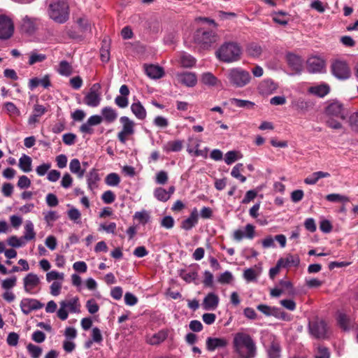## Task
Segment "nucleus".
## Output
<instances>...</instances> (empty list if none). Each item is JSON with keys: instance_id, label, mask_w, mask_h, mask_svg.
I'll return each instance as SVG.
<instances>
[{"instance_id": "f257e3e1", "label": "nucleus", "mask_w": 358, "mask_h": 358, "mask_svg": "<svg viewBox=\"0 0 358 358\" xmlns=\"http://www.w3.org/2000/svg\"><path fill=\"white\" fill-rule=\"evenodd\" d=\"M232 347L238 358H255L257 354L256 342L245 332L239 331L234 335Z\"/></svg>"}, {"instance_id": "f03ea898", "label": "nucleus", "mask_w": 358, "mask_h": 358, "mask_svg": "<svg viewBox=\"0 0 358 358\" xmlns=\"http://www.w3.org/2000/svg\"><path fill=\"white\" fill-rule=\"evenodd\" d=\"M327 115L326 124L333 129H341L343 128L341 121L347 116V113L343 105L338 101H334L329 103L325 110Z\"/></svg>"}, {"instance_id": "7ed1b4c3", "label": "nucleus", "mask_w": 358, "mask_h": 358, "mask_svg": "<svg viewBox=\"0 0 358 358\" xmlns=\"http://www.w3.org/2000/svg\"><path fill=\"white\" fill-rule=\"evenodd\" d=\"M241 55L242 48L236 42H226L216 51V56L219 60L225 63H233L240 60Z\"/></svg>"}, {"instance_id": "20e7f679", "label": "nucleus", "mask_w": 358, "mask_h": 358, "mask_svg": "<svg viewBox=\"0 0 358 358\" xmlns=\"http://www.w3.org/2000/svg\"><path fill=\"white\" fill-rule=\"evenodd\" d=\"M48 14L57 23H65L69 18V6L66 0H53L48 6Z\"/></svg>"}, {"instance_id": "39448f33", "label": "nucleus", "mask_w": 358, "mask_h": 358, "mask_svg": "<svg viewBox=\"0 0 358 358\" xmlns=\"http://www.w3.org/2000/svg\"><path fill=\"white\" fill-rule=\"evenodd\" d=\"M227 78L230 85L236 88H242L248 85L251 80L249 71L241 68L234 67L228 70Z\"/></svg>"}, {"instance_id": "423d86ee", "label": "nucleus", "mask_w": 358, "mask_h": 358, "mask_svg": "<svg viewBox=\"0 0 358 358\" xmlns=\"http://www.w3.org/2000/svg\"><path fill=\"white\" fill-rule=\"evenodd\" d=\"M80 303L78 296L70 299L63 300L59 302V308L57 312V317L62 320L68 318V311L71 313H79L80 312Z\"/></svg>"}, {"instance_id": "0eeeda50", "label": "nucleus", "mask_w": 358, "mask_h": 358, "mask_svg": "<svg viewBox=\"0 0 358 358\" xmlns=\"http://www.w3.org/2000/svg\"><path fill=\"white\" fill-rule=\"evenodd\" d=\"M120 122L122 128L117 133V137L121 143L124 144L135 133V122L127 116L120 117Z\"/></svg>"}, {"instance_id": "6e6552de", "label": "nucleus", "mask_w": 358, "mask_h": 358, "mask_svg": "<svg viewBox=\"0 0 358 358\" xmlns=\"http://www.w3.org/2000/svg\"><path fill=\"white\" fill-rule=\"evenodd\" d=\"M217 34L211 30L198 29L194 36V41L201 48L206 49L217 41Z\"/></svg>"}, {"instance_id": "1a4fd4ad", "label": "nucleus", "mask_w": 358, "mask_h": 358, "mask_svg": "<svg viewBox=\"0 0 358 358\" xmlns=\"http://www.w3.org/2000/svg\"><path fill=\"white\" fill-rule=\"evenodd\" d=\"M41 280L39 277L34 273H29L23 278V286L24 292L29 294H38L41 288L39 287Z\"/></svg>"}, {"instance_id": "9d476101", "label": "nucleus", "mask_w": 358, "mask_h": 358, "mask_svg": "<svg viewBox=\"0 0 358 358\" xmlns=\"http://www.w3.org/2000/svg\"><path fill=\"white\" fill-rule=\"evenodd\" d=\"M101 85L94 83L90 89L89 92L84 97V103L90 107H96L99 105L101 97L100 93Z\"/></svg>"}, {"instance_id": "9b49d317", "label": "nucleus", "mask_w": 358, "mask_h": 358, "mask_svg": "<svg viewBox=\"0 0 358 358\" xmlns=\"http://www.w3.org/2000/svg\"><path fill=\"white\" fill-rule=\"evenodd\" d=\"M332 74L339 80H346L350 77L351 71L345 62L337 60L331 64Z\"/></svg>"}, {"instance_id": "f8f14e48", "label": "nucleus", "mask_w": 358, "mask_h": 358, "mask_svg": "<svg viewBox=\"0 0 358 358\" xmlns=\"http://www.w3.org/2000/svg\"><path fill=\"white\" fill-rule=\"evenodd\" d=\"M309 332L315 338H324L327 334V324L322 320L316 319L309 322Z\"/></svg>"}, {"instance_id": "ddd939ff", "label": "nucleus", "mask_w": 358, "mask_h": 358, "mask_svg": "<svg viewBox=\"0 0 358 358\" xmlns=\"http://www.w3.org/2000/svg\"><path fill=\"white\" fill-rule=\"evenodd\" d=\"M14 31L12 20L6 15H0V39L10 38Z\"/></svg>"}, {"instance_id": "4468645a", "label": "nucleus", "mask_w": 358, "mask_h": 358, "mask_svg": "<svg viewBox=\"0 0 358 358\" xmlns=\"http://www.w3.org/2000/svg\"><path fill=\"white\" fill-rule=\"evenodd\" d=\"M174 79L178 84L188 87L195 86L197 83L196 74L192 72L177 73L175 74Z\"/></svg>"}, {"instance_id": "2eb2a0df", "label": "nucleus", "mask_w": 358, "mask_h": 358, "mask_svg": "<svg viewBox=\"0 0 358 358\" xmlns=\"http://www.w3.org/2000/svg\"><path fill=\"white\" fill-rule=\"evenodd\" d=\"M20 306L22 312L27 315L33 310L42 308L44 305L37 299L24 298L21 300Z\"/></svg>"}, {"instance_id": "dca6fc26", "label": "nucleus", "mask_w": 358, "mask_h": 358, "mask_svg": "<svg viewBox=\"0 0 358 358\" xmlns=\"http://www.w3.org/2000/svg\"><path fill=\"white\" fill-rule=\"evenodd\" d=\"M229 341L225 338L208 337L206 341V348L209 352L224 349L227 347Z\"/></svg>"}, {"instance_id": "f3484780", "label": "nucleus", "mask_w": 358, "mask_h": 358, "mask_svg": "<svg viewBox=\"0 0 358 358\" xmlns=\"http://www.w3.org/2000/svg\"><path fill=\"white\" fill-rule=\"evenodd\" d=\"M255 227L251 224H247L244 229H237L234 231L233 238L237 241H241L244 238L252 240L255 236Z\"/></svg>"}, {"instance_id": "a211bd4d", "label": "nucleus", "mask_w": 358, "mask_h": 358, "mask_svg": "<svg viewBox=\"0 0 358 358\" xmlns=\"http://www.w3.org/2000/svg\"><path fill=\"white\" fill-rule=\"evenodd\" d=\"M103 122V118L101 115H94L90 116L87 122L83 124L80 127V131L83 134H92L94 132V129H92L93 126L98 125Z\"/></svg>"}, {"instance_id": "6ab92c4d", "label": "nucleus", "mask_w": 358, "mask_h": 358, "mask_svg": "<svg viewBox=\"0 0 358 358\" xmlns=\"http://www.w3.org/2000/svg\"><path fill=\"white\" fill-rule=\"evenodd\" d=\"M38 25L39 23L38 19L29 17L26 15L22 19L21 29L22 31L28 34H33L38 29Z\"/></svg>"}, {"instance_id": "aec40b11", "label": "nucleus", "mask_w": 358, "mask_h": 358, "mask_svg": "<svg viewBox=\"0 0 358 358\" xmlns=\"http://www.w3.org/2000/svg\"><path fill=\"white\" fill-rule=\"evenodd\" d=\"M324 66V61L318 57H311L307 61V69L312 73L322 72Z\"/></svg>"}, {"instance_id": "412c9836", "label": "nucleus", "mask_w": 358, "mask_h": 358, "mask_svg": "<svg viewBox=\"0 0 358 358\" xmlns=\"http://www.w3.org/2000/svg\"><path fill=\"white\" fill-rule=\"evenodd\" d=\"M169 332L166 329H162L157 333L145 336V342L151 345H157L163 343L168 337Z\"/></svg>"}, {"instance_id": "4be33fe9", "label": "nucleus", "mask_w": 358, "mask_h": 358, "mask_svg": "<svg viewBox=\"0 0 358 358\" xmlns=\"http://www.w3.org/2000/svg\"><path fill=\"white\" fill-rule=\"evenodd\" d=\"M271 344L266 348L268 358H280L281 347L274 336L270 337Z\"/></svg>"}, {"instance_id": "5701e85b", "label": "nucleus", "mask_w": 358, "mask_h": 358, "mask_svg": "<svg viewBox=\"0 0 358 358\" xmlns=\"http://www.w3.org/2000/svg\"><path fill=\"white\" fill-rule=\"evenodd\" d=\"M219 297L213 292L208 293L203 299L202 306L206 310H215L219 304Z\"/></svg>"}, {"instance_id": "b1692460", "label": "nucleus", "mask_w": 358, "mask_h": 358, "mask_svg": "<svg viewBox=\"0 0 358 358\" xmlns=\"http://www.w3.org/2000/svg\"><path fill=\"white\" fill-rule=\"evenodd\" d=\"M131 110L139 120H144L147 117V111L139 100H135L131 105Z\"/></svg>"}, {"instance_id": "393cba45", "label": "nucleus", "mask_w": 358, "mask_h": 358, "mask_svg": "<svg viewBox=\"0 0 358 358\" xmlns=\"http://www.w3.org/2000/svg\"><path fill=\"white\" fill-rule=\"evenodd\" d=\"M199 214L196 208H194L190 215L181 222V228L189 231L192 229L198 222Z\"/></svg>"}, {"instance_id": "a878e982", "label": "nucleus", "mask_w": 358, "mask_h": 358, "mask_svg": "<svg viewBox=\"0 0 358 358\" xmlns=\"http://www.w3.org/2000/svg\"><path fill=\"white\" fill-rule=\"evenodd\" d=\"M146 75L152 79H159L164 76V71L161 66L150 64L145 68Z\"/></svg>"}, {"instance_id": "bb28decb", "label": "nucleus", "mask_w": 358, "mask_h": 358, "mask_svg": "<svg viewBox=\"0 0 358 358\" xmlns=\"http://www.w3.org/2000/svg\"><path fill=\"white\" fill-rule=\"evenodd\" d=\"M100 180V177L98 171L95 169H92L87 175V187L91 192H94L98 187V182Z\"/></svg>"}, {"instance_id": "cd10ccee", "label": "nucleus", "mask_w": 358, "mask_h": 358, "mask_svg": "<svg viewBox=\"0 0 358 358\" xmlns=\"http://www.w3.org/2000/svg\"><path fill=\"white\" fill-rule=\"evenodd\" d=\"M286 59L289 66L294 70L299 71L301 69L303 66V59L301 57L294 53L289 52L286 55Z\"/></svg>"}, {"instance_id": "c85d7f7f", "label": "nucleus", "mask_w": 358, "mask_h": 358, "mask_svg": "<svg viewBox=\"0 0 358 358\" xmlns=\"http://www.w3.org/2000/svg\"><path fill=\"white\" fill-rule=\"evenodd\" d=\"M103 121L107 123H113L117 118V111L110 106L103 107L101 110Z\"/></svg>"}, {"instance_id": "c756f323", "label": "nucleus", "mask_w": 358, "mask_h": 358, "mask_svg": "<svg viewBox=\"0 0 358 358\" xmlns=\"http://www.w3.org/2000/svg\"><path fill=\"white\" fill-rule=\"evenodd\" d=\"M245 52L251 57L259 58L263 52V48L259 43L252 42L247 45Z\"/></svg>"}, {"instance_id": "7c9ffc66", "label": "nucleus", "mask_w": 358, "mask_h": 358, "mask_svg": "<svg viewBox=\"0 0 358 358\" xmlns=\"http://www.w3.org/2000/svg\"><path fill=\"white\" fill-rule=\"evenodd\" d=\"M300 263V259L298 255H287L284 258L278 259V266L282 267L298 266Z\"/></svg>"}, {"instance_id": "2f4dec72", "label": "nucleus", "mask_w": 358, "mask_h": 358, "mask_svg": "<svg viewBox=\"0 0 358 358\" xmlns=\"http://www.w3.org/2000/svg\"><path fill=\"white\" fill-rule=\"evenodd\" d=\"M330 91V87L327 84H321L313 86L309 88L308 92L320 97H324Z\"/></svg>"}, {"instance_id": "473e14b6", "label": "nucleus", "mask_w": 358, "mask_h": 358, "mask_svg": "<svg viewBox=\"0 0 358 358\" xmlns=\"http://www.w3.org/2000/svg\"><path fill=\"white\" fill-rule=\"evenodd\" d=\"M69 169L72 173L77 175L78 178H83L85 173V169L81 168L80 162L78 159L71 160Z\"/></svg>"}, {"instance_id": "72a5a7b5", "label": "nucleus", "mask_w": 358, "mask_h": 358, "mask_svg": "<svg viewBox=\"0 0 358 358\" xmlns=\"http://www.w3.org/2000/svg\"><path fill=\"white\" fill-rule=\"evenodd\" d=\"M257 309L266 316H274L279 317L280 309L277 307H271L266 304H259L257 306Z\"/></svg>"}, {"instance_id": "f704fd0d", "label": "nucleus", "mask_w": 358, "mask_h": 358, "mask_svg": "<svg viewBox=\"0 0 358 358\" xmlns=\"http://www.w3.org/2000/svg\"><path fill=\"white\" fill-rule=\"evenodd\" d=\"M277 89V85L271 80L262 82L259 86V90L262 94H270Z\"/></svg>"}, {"instance_id": "c9c22d12", "label": "nucleus", "mask_w": 358, "mask_h": 358, "mask_svg": "<svg viewBox=\"0 0 358 358\" xmlns=\"http://www.w3.org/2000/svg\"><path fill=\"white\" fill-rule=\"evenodd\" d=\"M330 174L328 172L317 171L306 178L304 182L307 185H315L320 178H328Z\"/></svg>"}, {"instance_id": "e433bc0d", "label": "nucleus", "mask_w": 358, "mask_h": 358, "mask_svg": "<svg viewBox=\"0 0 358 358\" xmlns=\"http://www.w3.org/2000/svg\"><path fill=\"white\" fill-rule=\"evenodd\" d=\"M183 147V141L181 140L171 141L167 142L164 146L163 150L166 152H179Z\"/></svg>"}, {"instance_id": "4c0bfd02", "label": "nucleus", "mask_w": 358, "mask_h": 358, "mask_svg": "<svg viewBox=\"0 0 358 358\" xmlns=\"http://www.w3.org/2000/svg\"><path fill=\"white\" fill-rule=\"evenodd\" d=\"M201 80L203 84L210 87L216 86L220 83L219 80L210 72L203 73Z\"/></svg>"}, {"instance_id": "58836bf2", "label": "nucleus", "mask_w": 358, "mask_h": 358, "mask_svg": "<svg viewBox=\"0 0 358 358\" xmlns=\"http://www.w3.org/2000/svg\"><path fill=\"white\" fill-rule=\"evenodd\" d=\"M31 158L29 156L23 154L19 159L18 166L22 171L28 173L31 171Z\"/></svg>"}, {"instance_id": "ea45409f", "label": "nucleus", "mask_w": 358, "mask_h": 358, "mask_svg": "<svg viewBox=\"0 0 358 358\" xmlns=\"http://www.w3.org/2000/svg\"><path fill=\"white\" fill-rule=\"evenodd\" d=\"M57 72L63 76H69L73 73L72 66L66 60L59 62Z\"/></svg>"}, {"instance_id": "a19ab883", "label": "nucleus", "mask_w": 358, "mask_h": 358, "mask_svg": "<svg viewBox=\"0 0 358 358\" xmlns=\"http://www.w3.org/2000/svg\"><path fill=\"white\" fill-rule=\"evenodd\" d=\"M231 103L236 107L243 108L247 109L253 108L255 106V103L248 100H243L239 99H231Z\"/></svg>"}, {"instance_id": "79ce46f5", "label": "nucleus", "mask_w": 358, "mask_h": 358, "mask_svg": "<svg viewBox=\"0 0 358 358\" xmlns=\"http://www.w3.org/2000/svg\"><path fill=\"white\" fill-rule=\"evenodd\" d=\"M180 63L183 67L190 68L195 64L196 59L189 54L182 53L180 57Z\"/></svg>"}, {"instance_id": "37998d69", "label": "nucleus", "mask_w": 358, "mask_h": 358, "mask_svg": "<svg viewBox=\"0 0 358 358\" xmlns=\"http://www.w3.org/2000/svg\"><path fill=\"white\" fill-rule=\"evenodd\" d=\"M36 236V233L34 230V224L31 221H27L24 227V234L23 236L25 241H31Z\"/></svg>"}, {"instance_id": "c03bdc74", "label": "nucleus", "mask_w": 358, "mask_h": 358, "mask_svg": "<svg viewBox=\"0 0 358 358\" xmlns=\"http://www.w3.org/2000/svg\"><path fill=\"white\" fill-rule=\"evenodd\" d=\"M280 289L284 290V294H287L289 296L295 294V290L293 285L289 280H281L279 282Z\"/></svg>"}, {"instance_id": "a18cd8bd", "label": "nucleus", "mask_w": 358, "mask_h": 358, "mask_svg": "<svg viewBox=\"0 0 358 358\" xmlns=\"http://www.w3.org/2000/svg\"><path fill=\"white\" fill-rule=\"evenodd\" d=\"M68 217L76 224L81 223V213L78 209L75 207H71L67 211Z\"/></svg>"}, {"instance_id": "49530a36", "label": "nucleus", "mask_w": 358, "mask_h": 358, "mask_svg": "<svg viewBox=\"0 0 358 358\" xmlns=\"http://www.w3.org/2000/svg\"><path fill=\"white\" fill-rule=\"evenodd\" d=\"M243 170V165L241 163L237 164L231 170V175L238 179L241 182H244L246 180V177L241 175V172Z\"/></svg>"}, {"instance_id": "de8ad7c7", "label": "nucleus", "mask_w": 358, "mask_h": 358, "mask_svg": "<svg viewBox=\"0 0 358 358\" xmlns=\"http://www.w3.org/2000/svg\"><path fill=\"white\" fill-rule=\"evenodd\" d=\"M120 182V178L116 173H110L108 174L105 178V183L108 186L115 187L117 186Z\"/></svg>"}, {"instance_id": "09e8293b", "label": "nucleus", "mask_w": 358, "mask_h": 358, "mask_svg": "<svg viewBox=\"0 0 358 358\" xmlns=\"http://www.w3.org/2000/svg\"><path fill=\"white\" fill-rule=\"evenodd\" d=\"M338 323L341 329L343 330H349L350 329V319L343 313H338L337 317Z\"/></svg>"}, {"instance_id": "8fccbe9b", "label": "nucleus", "mask_w": 358, "mask_h": 358, "mask_svg": "<svg viewBox=\"0 0 358 358\" xmlns=\"http://www.w3.org/2000/svg\"><path fill=\"white\" fill-rule=\"evenodd\" d=\"M153 194L159 201L166 202L170 199L166 190L163 187H157L154 190Z\"/></svg>"}, {"instance_id": "3c124183", "label": "nucleus", "mask_w": 358, "mask_h": 358, "mask_svg": "<svg viewBox=\"0 0 358 358\" xmlns=\"http://www.w3.org/2000/svg\"><path fill=\"white\" fill-rule=\"evenodd\" d=\"M242 155L237 151L231 150L225 154L224 162L227 164L229 165L236 162L237 159H241Z\"/></svg>"}, {"instance_id": "603ef678", "label": "nucleus", "mask_w": 358, "mask_h": 358, "mask_svg": "<svg viewBox=\"0 0 358 358\" xmlns=\"http://www.w3.org/2000/svg\"><path fill=\"white\" fill-rule=\"evenodd\" d=\"M46 59V55L44 54H39L36 51H32L30 52L29 64L33 65L36 63L42 62Z\"/></svg>"}, {"instance_id": "864d4df0", "label": "nucleus", "mask_w": 358, "mask_h": 358, "mask_svg": "<svg viewBox=\"0 0 358 358\" xmlns=\"http://www.w3.org/2000/svg\"><path fill=\"white\" fill-rule=\"evenodd\" d=\"M8 244L14 248H20L25 245V240L23 236L17 238L15 236L9 237L7 240Z\"/></svg>"}, {"instance_id": "5fc2aeb1", "label": "nucleus", "mask_w": 358, "mask_h": 358, "mask_svg": "<svg viewBox=\"0 0 358 358\" xmlns=\"http://www.w3.org/2000/svg\"><path fill=\"white\" fill-rule=\"evenodd\" d=\"M104 45L101 47L100 50V57L101 59L103 62H107L110 59V50H109V44L107 43L106 40L103 41Z\"/></svg>"}, {"instance_id": "6e6d98bb", "label": "nucleus", "mask_w": 358, "mask_h": 358, "mask_svg": "<svg viewBox=\"0 0 358 358\" xmlns=\"http://www.w3.org/2000/svg\"><path fill=\"white\" fill-rule=\"evenodd\" d=\"M326 199L330 202H348L349 198L339 194H329L326 196Z\"/></svg>"}, {"instance_id": "4d7b16f0", "label": "nucleus", "mask_w": 358, "mask_h": 358, "mask_svg": "<svg viewBox=\"0 0 358 358\" xmlns=\"http://www.w3.org/2000/svg\"><path fill=\"white\" fill-rule=\"evenodd\" d=\"M134 217L143 224L148 223L150 218L149 213L145 210L136 212Z\"/></svg>"}, {"instance_id": "13d9d810", "label": "nucleus", "mask_w": 358, "mask_h": 358, "mask_svg": "<svg viewBox=\"0 0 358 358\" xmlns=\"http://www.w3.org/2000/svg\"><path fill=\"white\" fill-rule=\"evenodd\" d=\"M117 228L115 222H110L108 224L102 223L99 224L98 230L99 231H104L108 234H114Z\"/></svg>"}, {"instance_id": "bf43d9fd", "label": "nucleus", "mask_w": 358, "mask_h": 358, "mask_svg": "<svg viewBox=\"0 0 358 358\" xmlns=\"http://www.w3.org/2000/svg\"><path fill=\"white\" fill-rule=\"evenodd\" d=\"M27 348L32 358H38L42 353V349L40 347L31 343H29Z\"/></svg>"}, {"instance_id": "052dcab7", "label": "nucleus", "mask_w": 358, "mask_h": 358, "mask_svg": "<svg viewBox=\"0 0 358 358\" xmlns=\"http://www.w3.org/2000/svg\"><path fill=\"white\" fill-rule=\"evenodd\" d=\"M180 275L185 282L189 283L197 278L198 273L196 271H190L189 272H182Z\"/></svg>"}, {"instance_id": "680f3d73", "label": "nucleus", "mask_w": 358, "mask_h": 358, "mask_svg": "<svg viewBox=\"0 0 358 358\" xmlns=\"http://www.w3.org/2000/svg\"><path fill=\"white\" fill-rule=\"evenodd\" d=\"M17 278L13 276L3 280L1 282V287L5 290H9L16 285Z\"/></svg>"}, {"instance_id": "e2e57ef3", "label": "nucleus", "mask_w": 358, "mask_h": 358, "mask_svg": "<svg viewBox=\"0 0 358 358\" xmlns=\"http://www.w3.org/2000/svg\"><path fill=\"white\" fill-rule=\"evenodd\" d=\"M86 308L90 314H95L99 311V306L94 299H91L87 301Z\"/></svg>"}, {"instance_id": "0e129e2a", "label": "nucleus", "mask_w": 358, "mask_h": 358, "mask_svg": "<svg viewBox=\"0 0 358 358\" xmlns=\"http://www.w3.org/2000/svg\"><path fill=\"white\" fill-rule=\"evenodd\" d=\"M285 15H286V13L282 11L275 13H274V15L273 16V20L275 23L279 24L280 25L285 26L288 23V20L282 17Z\"/></svg>"}, {"instance_id": "69168bd1", "label": "nucleus", "mask_w": 358, "mask_h": 358, "mask_svg": "<svg viewBox=\"0 0 358 358\" xmlns=\"http://www.w3.org/2000/svg\"><path fill=\"white\" fill-rule=\"evenodd\" d=\"M168 173L165 171H160L157 173L155 182L158 185H165L168 181Z\"/></svg>"}, {"instance_id": "338daca9", "label": "nucleus", "mask_w": 358, "mask_h": 358, "mask_svg": "<svg viewBox=\"0 0 358 358\" xmlns=\"http://www.w3.org/2000/svg\"><path fill=\"white\" fill-rule=\"evenodd\" d=\"M315 358H330V352L327 348L319 346L315 352Z\"/></svg>"}, {"instance_id": "774afa93", "label": "nucleus", "mask_w": 358, "mask_h": 358, "mask_svg": "<svg viewBox=\"0 0 358 358\" xmlns=\"http://www.w3.org/2000/svg\"><path fill=\"white\" fill-rule=\"evenodd\" d=\"M349 123L352 130L358 131V112L353 113L350 115Z\"/></svg>"}]
</instances>
